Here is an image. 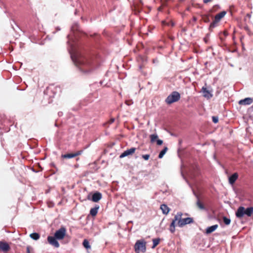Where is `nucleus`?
Segmentation results:
<instances>
[{"label":"nucleus","instance_id":"18","mask_svg":"<svg viewBox=\"0 0 253 253\" xmlns=\"http://www.w3.org/2000/svg\"><path fill=\"white\" fill-rule=\"evenodd\" d=\"M160 209L162 211V212L165 214H168L169 211V208L168 207L167 205L162 204L161 205Z\"/></svg>","mask_w":253,"mask_h":253},{"label":"nucleus","instance_id":"15","mask_svg":"<svg viewBox=\"0 0 253 253\" xmlns=\"http://www.w3.org/2000/svg\"><path fill=\"white\" fill-rule=\"evenodd\" d=\"M253 102V100L252 98L247 97L245 98L244 99L241 100L239 101V104L241 105H250L252 104Z\"/></svg>","mask_w":253,"mask_h":253},{"label":"nucleus","instance_id":"38","mask_svg":"<svg viewBox=\"0 0 253 253\" xmlns=\"http://www.w3.org/2000/svg\"><path fill=\"white\" fill-rule=\"evenodd\" d=\"M193 20L194 21H196L197 20V18H196V17H193Z\"/></svg>","mask_w":253,"mask_h":253},{"label":"nucleus","instance_id":"28","mask_svg":"<svg viewBox=\"0 0 253 253\" xmlns=\"http://www.w3.org/2000/svg\"><path fill=\"white\" fill-rule=\"evenodd\" d=\"M79 26L78 25V23H76L75 24H74L72 27H71V31L73 32V33H75V32L76 31H78L79 30Z\"/></svg>","mask_w":253,"mask_h":253},{"label":"nucleus","instance_id":"30","mask_svg":"<svg viewBox=\"0 0 253 253\" xmlns=\"http://www.w3.org/2000/svg\"><path fill=\"white\" fill-rule=\"evenodd\" d=\"M223 221L225 225H229L231 222V220L226 216H223Z\"/></svg>","mask_w":253,"mask_h":253},{"label":"nucleus","instance_id":"26","mask_svg":"<svg viewBox=\"0 0 253 253\" xmlns=\"http://www.w3.org/2000/svg\"><path fill=\"white\" fill-rule=\"evenodd\" d=\"M160 238H155L153 239V246L152 248H155L160 243Z\"/></svg>","mask_w":253,"mask_h":253},{"label":"nucleus","instance_id":"11","mask_svg":"<svg viewBox=\"0 0 253 253\" xmlns=\"http://www.w3.org/2000/svg\"><path fill=\"white\" fill-rule=\"evenodd\" d=\"M178 215H176V214L174 216V218L172 219L171 223L170 224L169 230L170 232L172 233H174L175 229V222L178 221Z\"/></svg>","mask_w":253,"mask_h":253},{"label":"nucleus","instance_id":"31","mask_svg":"<svg viewBox=\"0 0 253 253\" xmlns=\"http://www.w3.org/2000/svg\"><path fill=\"white\" fill-rule=\"evenodd\" d=\"M33 251V249L30 246H28L26 247V253H31V251Z\"/></svg>","mask_w":253,"mask_h":253},{"label":"nucleus","instance_id":"27","mask_svg":"<svg viewBox=\"0 0 253 253\" xmlns=\"http://www.w3.org/2000/svg\"><path fill=\"white\" fill-rule=\"evenodd\" d=\"M83 245L84 247L86 249H90L91 248V247L89 245V242L86 239H84V240Z\"/></svg>","mask_w":253,"mask_h":253},{"label":"nucleus","instance_id":"6","mask_svg":"<svg viewBox=\"0 0 253 253\" xmlns=\"http://www.w3.org/2000/svg\"><path fill=\"white\" fill-rule=\"evenodd\" d=\"M47 241L49 243L50 245L51 246L54 247L55 248H59V244L58 242L57 241L56 238L54 236H49L47 237Z\"/></svg>","mask_w":253,"mask_h":253},{"label":"nucleus","instance_id":"13","mask_svg":"<svg viewBox=\"0 0 253 253\" xmlns=\"http://www.w3.org/2000/svg\"><path fill=\"white\" fill-rule=\"evenodd\" d=\"M238 178V174L237 172L234 173L233 174L230 175L228 178L229 183L231 185H233L236 180Z\"/></svg>","mask_w":253,"mask_h":253},{"label":"nucleus","instance_id":"2","mask_svg":"<svg viewBox=\"0 0 253 253\" xmlns=\"http://www.w3.org/2000/svg\"><path fill=\"white\" fill-rule=\"evenodd\" d=\"M180 98V93L174 91L172 92L166 99L165 102L168 104H171L174 102L178 101Z\"/></svg>","mask_w":253,"mask_h":253},{"label":"nucleus","instance_id":"21","mask_svg":"<svg viewBox=\"0 0 253 253\" xmlns=\"http://www.w3.org/2000/svg\"><path fill=\"white\" fill-rule=\"evenodd\" d=\"M253 213V207H249L246 209L245 208V214L248 216L250 217Z\"/></svg>","mask_w":253,"mask_h":253},{"label":"nucleus","instance_id":"3","mask_svg":"<svg viewBox=\"0 0 253 253\" xmlns=\"http://www.w3.org/2000/svg\"><path fill=\"white\" fill-rule=\"evenodd\" d=\"M176 215H178V226L180 227H182L184 225L192 223L194 222V220L191 217H186L185 218H182L181 216L182 213L181 212H178L176 213Z\"/></svg>","mask_w":253,"mask_h":253},{"label":"nucleus","instance_id":"24","mask_svg":"<svg viewBox=\"0 0 253 253\" xmlns=\"http://www.w3.org/2000/svg\"><path fill=\"white\" fill-rule=\"evenodd\" d=\"M168 150V148L165 147L159 153L158 158L161 159L163 157Z\"/></svg>","mask_w":253,"mask_h":253},{"label":"nucleus","instance_id":"23","mask_svg":"<svg viewBox=\"0 0 253 253\" xmlns=\"http://www.w3.org/2000/svg\"><path fill=\"white\" fill-rule=\"evenodd\" d=\"M30 237L34 240H37L40 238V236L37 233H33L30 235Z\"/></svg>","mask_w":253,"mask_h":253},{"label":"nucleus","instance_id":"12","mask_svg":"<svg viewBox=\"0 0 253 253\" xmlns=\"http://www.w3.org/2000/svg\"><path fill=\"white\" fill-rule=\"evenodd\" d=\"M102 194L97 191L93 194L91 200L94 202H98L102 198Z\"/></svg>","mask_w":253,"mask_h":253},{"label":"nucleus","instance_id":"37","mask_svg":"<svg viewBox=\"0 0 253 253\" xmlns=\"http://www.w3.org/2000/svg\"><path fill=\"white\" fill-rule=\"evenodd\" d=\"M63 115V113L62 112H58L59 116H61Z\"/></svg>","mask_w":253,"mask_h":253},{"label":"nucleus","instance_id":"40","mask_svg":"<svg viewBox=\"0 0 253 253\" xmlns=\"http://www.w3.org/2000/svg\"><path fill=\"white\" fill-rule=\"evenodd\" d=\"M224 35L225 36H226L227 35V33L226 32H224Z\"/></svg>","mask_w":253,"mask_h":253},{"label":"nucleus","instance_id":"17","mask_svg":"<svg viewBox=\"0 0 253 253\" xmlns=\"http://www.w3.org/2000/svg\"><path fill=\"white\" fill-rule=\"evenodd\" d=\"M218 227L217 224H215L211 226H209L206 229V233L207 234H210L215 231Z\"/></svg>","mask_w":253,"mask_h":253},{"label":"nucleus","instance_id":"8","mask_svg":"<svg viewBox=\"0 0 253 253\" xmlns=\"http://www.w3.org/2000/svg\"><path fill=\"white\" fill-rule=\"evenodd\" d=\"M135 150L136 148L134 147H132L129 149H127L121 154L120 158H123L128 155H132L135 152Z\"/></svg>","mask_w":253,"mask_h":253},{"label":"nucleus","instance_id":"34","mask_svg":"<svg viewBox=\"0 0 253 253\" xmlns=\"http://www.w3.org/2000/svg\"><path fill=\"white\" fill-rule=\"evenodd\" d=\"M156 142H157V145H161L163 144V141L162 140L158 139H157Z\"/></svg>","mask_w":253,"mask_h":253},{"label":"nucleus","instance_id":"14","mask_svg":"<svg viewBox=\"0 0 253 253\" xmlns=\"http://www.w3.org/2000/svg\"><path fill=\"white\" fill-rule=\"evenodd\" d=\"M81 154V151H78L75 153H69L62 155V157L66 159H71L79 156Z\"/></svg>","mask_w":253,"mask_h":253},{"label":"nucleus","instance_id":"7","mask_svg":"<svg viewBox=\"0 0 253 253\" xmlns=\"http://www.w3.org/2000/svg\"><path fill=\"white\" fill-rule=\"evenodd\" d=\"M201 91L203 93L204 97L205 98L210 99L212 97L213 95L211 93V91L208 89L206 87L203 86Z\"/></svg>","mask_w":253,"mask_h":253},{"label":"nucleus","instance_id":"32","mask_svg":"<svg viewBox=\"0 0 253 253\" xmlns=\"http://www.w3.org/2000/svg\"><path fill=\"white\" fill-rule=\"evenodd\" d=\"M212 122L216 124L218 122V118L217 117H216V116H213L212 117Z\"/></svg>","mask_w":253,"mask_h":253},{"label":"nucleus","instance_id":"19","mask_svg":"<svg viewBox=\"0 0 253 253\" xmlns=\"http://www.w3.org/2000/svg\"><path fill=\"white\" fill-rule=\"evenodd\" d=\"M99 208V206L98 205H96L95 207L91 208L90 210V214L92 216H95L98 212Z\"/></svg>","mask_w":253,"mask_h":253},{"label":"nucleus","instance_id":"22","mask_svg":"<svg viewBox=\"0 0 253 253\" xmlns=\"http://www.w3.org/2000/svg\"><path fill=\"white\" fill-rule=\"evenodd\" d=\"M219 21L214 19L213 21L211 23L209 27V30L212 31V29L218 26Z\"/></svg>","mask_w":253,"mask_h":253},{"label":"nucleus","instance_id":"41","mask_svg":"<svg viewBox=\"0 0 253 253\" xmlns=\"http://www.w3.org/2000/svg\"><path fill=\"white\" fill-rule=\"evenodd\" d=\"M60 30V28H57V31H59Z\"/></svg>","mask_w":253,"mask_h":253},{"label":"nucleus","instance_id":"39","mask_svg":"<svg viewBox=\"0 0 253 253\" xmlns=\"http://www.w3.org/2000/svg\"><path fill=\"white\" fill-rule=\"evenodd\" d=\"M204 41L206 42H208V41H207V39H206V38H204Z\"/></svg>","mask_w":253,"mask_h":253},{"label":"nucleus","instance_id":"16","mask_svg":"<svg viewBox=\"0 0 253 253\" xmlns=\"http://www.w3.org/2000/svg\"><path fill=\"white\" fill-rule=\"evenodd\" d=\"M226 14V11H222L219 13L217 14L215 17L214 19H216V21H220V20L224 17V16Z\"/></svg>","mask_w":253,"mask_h":253},{"label":"nucleus","instance_id":"29","mask_svg":"<svg viewBox=\"0 0 253 253\" xmlns=\"http://www.w3.org/2000/svg\"><path fill=\"white\" fill-rule=\"evenodd\" d=\"M203 20L204 22L209 23L210 22V19L208 15H204L202 16Z\"/></svg>","mask_w":253,"mask_h":253},{"label":"nucleus","instance_id":"20","mask_svg":"<svg viewBox=\"0 0 253 253\" xmlns=\"http://www.w3.org/2000/svg\"><path fill=\"white\" fill-rule=\"evenodd\" d=\"M193 193H194V195L196 196L197 198L198 199L197 203H196V204H197V206H198V207L201 210H205L206 208L204 206V205L200 202L199 198L198 197V196L194 192H193Z\"/></svg>","mask_w":253,"mask_h":253},{"label":"nucleus","instance_id":"4","mask_svg":"<svg viewBox=\"0 0 253 253\" xmlns=\"http://www.w3.org/2000/svg\"><path fill=\"white\" fill-rule=\"evenodd\" d=\"M146 242L144 240H138L134 245V250L136 253H139L140 252L144 253L146 252Z\"/></svg>","mask_w":253,"mask_h":253},{"label":"nucleus","instance_id":"1","mask_svg":"<svg viewBox=\"0 0 253 253\" xmlns=\"http://www.w3.org/2000/svg\"><path fill=\"white\" fill-rule=\"evenodd\" d=\"M70 36L69 35L67 36L69 40L67 43L70 46L68 51L73 62L81 72L87 73L91 71L95 68V63L91 59L80 53L74 45L70 43Z\"/></svg>","mask_w":253,"mask_h":253},{"label":"nucleus","instance_id":"25","mask_svg":"<svg viewBox=\"0 0 253 253\" xmlns=\"http://www.w3.org/2000/svg\"><path fill=\"white\" fill-rule=\"evenodd\" d=\"M150 137L152 143L154 142L155 141H157V139H158V136L156 133L150 135Z\"/></svg>","mask_w":253,"mask_h":253},{"label":"nucleus","instance_id":"33","mask_svg":"<svg viewBox=\"0 0 253 253\" xmlns=\"http://www.w3.org/2000/svg\"><path fill=\"white\" fill-rule=\"evenodd\" d=\"M142 157L145 160H148L150 158V155L149 154H145L142 155Z\"/></svg>","mask_w":253,"mask_h":253},{"label":"nucleus","instance_id":"35","mask_svg":"<svg viewBox=\"0 0 253 253\" xmlns=\"http://www.w3.org/2000/svg\"><path fill=\"white\" fill-rule=\"evenodd\" d=\"M115 121V119L114 118H111L108 122V123L109 124H112L113 123H114Z\"/></svg>","mask_w":253,"mask_h":253},{"label":"nucleus","instance_id":"10","mask_svg":"<svg viewBox=\"0 0 253 253\" xmlns=\"http://www.w3.org/2000/svg\"><path fill=\"white\" fill-rule=\"evenodd\" d=\"M236 216L239 218H241L243 217L245 214V208L243 207H239L236 211Z\"/></svg>","mask_w":253,"mask_h":253},{"label":"nucleus","instance_id":"36","mask_svg":"<svg viewBox=\"0 0 253 253\" xmlns=\"http://www.w3.org/2000/svg\"><path fill=\"white\" fill-rule=\"evenodd\" d=\"M203 1L204 3H207L209 2H211V0H203Z\"/></svg>","mask_w":253,"mask_h":253},{"label":"nucleus","instance_id":"5","mask_svg":"<svg viewBox=\"0 0 253 253\" xmlns=\"http://www.w3.org/2000/svg\"><path fill=\"white\" fill-rule=\"evenodd\" d=\"M66 232V228L64 227H62L55 232L54 236L57 240H62L65 237Z\"/></svg>","mask_w":253,"mask_h":253},{"label":"nucleus","instance_id":"9","mask_svg":"<svg viewBox=\"0 0 253 253\" xmlns=\"http://www.w3.org/2000/svg\"><path fill=\"white\" fill-rule=\"evenodd\" d=\"M9 250L10 246L7 243L4 241H0V251L6 253Z\"/></svg>","mask_w":253,"mask_h":253}]
</instances>
